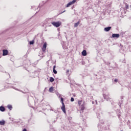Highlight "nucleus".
<instances>
[{
  "instance_id": "nucleus-1",
  "label": "nucleus",
  "mask_w": 131,
  "mask_h": 131,
  "mask_svg": "<svg viewBox=\"0 0 131 131\" xmlns=\"http://www.w3.org/2000/svg\"><path fill=\"white\" fill-rule=\"evenodd\" d=\"M62 106L61 107V110H62L63 113H66V108H65V104H64V99H63V97H61L60 98Z\"/></svg>"
},
{
  "instance_id": "nucleus-2",
  "label": "nucleus",
  "mask_w": 131,
  "mask_h": 131,
  "mask_svg": "<svg viewBox=\"0 0 131 131\" xmlns=\"http://www.w3.org/2000/svg\"><path fill=\"white\" fill-rule=\"evenodd\" d=\"M51 24H52V25H53V26H55V27H60V26H61V24H62V23L60 21H53L52 23H51Z\"/></svg>"
},
{
  "instance_id": "nucleus-3",
  "label": "nucleus",
  "mask_w": 131,
  "mask_h": 131,
  "mask_svg": "<svg viewBox=\"0 0 131 131\" xmlns=\"http://www.w3.org/2000/svg\"><path fill=\"white\" fill-rule=\"evenodd\" d=\"M3 56H7L8 54H9V51L6 49H4L3 50Z\"/></svg>"
},
{
  "instance_id": "nucleus-4",
  "label": "nucleus",
  "mask_w": 131,
  "mask_h": 131,
  "mask_svg": "<svg viewBox=\"0 0 131 131\" xmlns=\"http://www.w3.org/2000/svg\"><path fill=\"white\" fill-rule=\"evenodd\" d=\"M47 49V42L44 43L43 45V47L42 48V52H46V50Z\"/></svg>"
},
{
  "instance_id": "nucleus-5",
  "label": "nucleus",
  "mask_w": 131,
  "mask_h": 131,
  "mask_svg": "<svg viewBox=\"0 0 131 131\" xmlns=\"http://www.w3.org/2000/svg\"><path fill=\"white\" fill-rule=\"evenodd\" d=\"M120 35L119 34H113L112 37H113V38H118V37H119Z\"/></svg>"
},
{
  "instance_id": "nucleus-6",
  "label": "nucleus",
  "mask_w": 131,
  "mask_h": 131,
  "mask_svg": "<svg viewBox=\"0 0 131 131\" xmlns=\"http://www.w3.org/2000/svg\"><path fill=\"white\" fill-rule=\"evenodd\" d=\"M112 27H107L106 28H104V31H106V32H108V31H110L111 30Z\"/></svg>"
},
{
  "instance_id": "nucleus-7",
  "label": "nucleus",
  "mask_w": 131,
  "mask_h": 131,
  "mask_svg": "<svg viewBox=\"0 0 131 131\" xmlns=\"http://www.w3.org/2000/svg\"><path fill=\"white\" fill-rule=\"evenodd\" d=\"M103 96L104 99L106 100V101H109V96H108V95H106V94H103Z\"/></svg>"
},
{
  "instance_id": "nucleus-8",
  "label": "nucleus",
  "mask_w": 131,
  "mask_h": 131,
  "mask_svg": "<svg viewBox=\"0 0 131 131\" xmlns=\"http://www.w3.org/2000/svg\"><path fill=\"white\" fill-rule=\"evenodd\" d=\"M80 23V20H79V21H78L77 23L74 24V27L75 28L76 27H77V26H78V25H79V24Z\"/></svg>"
},
{
  "instance_id": "nucleus-9",
  "label": "nucleus",
  "mask_w": 131,
  "mask_h": 131,
  "mask_svg": "<svg viewBox=\"0 0 131 131\" xmlns=\"http://www.w3.org/2000/svg\"><path fill=\"white\" fill-rule=\"evenodd\" d=\"M0 111H1L2 112H5V111H6V108H5V107L1 106H0Z\"/></svg>"
},
{
  "instance_id": "nucleus-10",
  "label": "nucleus",
  "mask_w": 131,
  "mask_h": 131,
  "mask_svg": "<svg viewBox=\"0 0 131 131\" xmlns=\"http://www.w3.org/2000/svg\"><path fill=\"white\" fill-rule=\"evenodd\" d=\"M53 73L54 74H57V73H58V72L56 70V66H54L53 67Z\"/></svg>"
},
{
  "instance_id": "nucleus-11",
  "label": "nucleus",
  "mask_w": 131,
  "mask_h": 131,
  "mask_svg": "<svg viewBox=\"0 0 131 131\" xmlns=\"http://www.w3.org/2000/svg\"><path fill=\"white\" fill-rule=\"evenodd\" d=\"M5 123H6V121L5 120L0 121V125H5Z\"/></svg>"
},
{
  "instance_id": "nucleus-12",
  "label": "nucleus",
  "mask_w": 131,
  "mask_h": 131,
  "mask_svg": "<svg viewBox=\"0 0 131 131\" xmlns=\"http://www.w3.org/2000/svg\"><path fill=\"white\" fill-rule=\"evenodd\" d=\"M80 108H81V110H82V111L84 110V108H85L84 107V102H83V104L81 105Z\"/></svg>"
},
{
  "instance_id": "nucleus-13",
  "label": "nucleus",
  "mask_w": 131,
  "mask_h": 131,
  "mask_svg": "<svg viewBox=\"0 0 131 131\" xmlns=\"http://www.w3.org/2000/svg\"><path fill=\"white\" fill-rule=\"evenodd\" d=\"M82 55L83 56H86V50H83V51L82 52Z\"/></svg>"
},
{
  "instance_id": "nucleus-14",
  "label": "nucleus",
  "mask_w": 131,
  "mask_h": 131,
  "mask_svg": "<svg viewBox=\"0 0 131 131\" xmlns=\"http://www.w3.org/2000/svg\"><path fill=\"white\" fill-rule=\"evenodd\" d=\"M49 92H50V93H52V92H54V87L51 86V87L49 89Z\"/></svg>"
},
{
  "instance_id": "nucleus-15",
  "label": "nucleus",
  "mask_w": 131,
  "mask_h": 131,
  "mask_svg": "<svg viewBox=\"0 0 131 131\" xmlns=\"http://www.w3.org/2000/svg\"><path fill=\"white\" fill-rule=\"evenodd\" d=\"M7 107L8 108V109H9V110H12V109H13V106H12L11 105H8L7 106Z\"/></svg>"
},
{
  "instance_id": "nucleus-16",
  "label": "nucleus",
  "mask_w": 131,
  "mask_h": 131,
  "mask_svg": "<svg viewBox=\"0 0 131 131\" xmlns=\"http://www.w3.org/2000/svg\"><path fill=\"white\" fill-rule=\"evenodd\" d=\"M54 80H55V79H54V78L50 77V82H54Z\"/></svg>"
},
{
  "instance_id": "nucleus-17",
  "label": "nucleus",
  "mask_w": 131,
  "mask_h": 131,
  "mask_svg": "<svg viewBox=\"0 0 131 131\" xmlns=\"http://www.w3.org/2000/svg\"><path fill=\"white\" fill-rule=\"evenodd\" d=\"M76 2V0H73L72 2H70V3L71 5H74V4H75Z\"/></svg>"
},
{
  "instance_id": "nucleus-18",
  "label": "nucleus",
  "mask_w": 131,
  "mask_h": 131,
  "mask_svg": "<svg viewBox=\"0 0 131 131\" xmlns=\"http://www.w3.org/2000/svg\"><path fill=\"white\" fill-rule=\"evenodd\" d=\"M72 4L70 2H69L66 6V8H68L69 7H70V6H72Z\"/></svg>"
},
{
  "instance_id": "nucleus-19",
  "label": "nucleus",
  "mask_w": 131,
  "mask_h": 131,
  "mask_svg": "<svg viewBox=\"0 0 131 131\" xmlns=\"http://www.w3.org/2000/svg\"><path fill=\"white\" fill-rule=\"evenodd\" d=\"M29 43L30 45H33L34 43V40L30 41Z\"/></svg>"
},
{
  "instance_id": "nucleus-20",
  "label": "nucleus",
  "mask_w": 131,
  "mask_h": 131,
  "mask_svg": "<svg viewBox=\"0 0 131 131\" xmlns=\"http://www.w3.org/2000/svg\"><path fill=\"white\" fill-rule=\"evenodd\" d=\"M121 102L120 103V104H122V102H123V97H121Z\"/></svg>"
},
{
  "instance_id": "nucleus-21",
  "label": "nucleus",
  "mask_w": 131,
  "mask_h": 131,
  "mask_svg": "<svg viewBox=\"0 0 131 131\" xmlns=\"http://www.w3.org/2000/svg\"><path fill=\"white\" fill-rule=\"evenodd\" d=\"M125 9H126V10L128 9V5H127V4H125Z\"/></svg>"
},
{
  "instance_id": "nucleus-22",
  "label": "nucleus",
  "mask_w": 131,
  "mask_h": 131,
  "mask_svg": "<svg viewBox=\"0 0 131 131\" xmlns=\"http://www.w3.org/2000/svg\"><path fill=\"white\" fill-rule=\"evenodd\" d=\"M71 102H74V98L73 97L71 98Z\"/></svg>"
},
{
  "instance_id": "nucleus-23",
  "label": "nucleus",
  "mask_w": 131,
  "mask_h": 131,
  "mask_svg": "<svg viewBox=\"0 0 131 131\" xmlns=\"http://www.w3.org/2000/svg\"><path fill=\"white\" fill-rule=\"evenodd\" d=\"M118 79H115V80H114V82H118Z\"/></svg>"
},
{
  "instance_id": "nucleus-24",
  "label": "nucleus",
  "mask_w": 131,
  "mask_h": 131,
  "mask_svg": "<svg viewBox=\"0 0 131 131\" xmlns=\"http://www.w3.org/2000/svg\"><path fill=\"white\" fill-rule=\"evenodd\" d=\"M81 102H82V101H78V104L81 105Z\"/></svg>"
},
{
  "instance_id": "nucleus-25",
  "label": "nucleus",
  "mask_w": 131,
  "mask_h": 131,
  "mask_svg": "<svg viewBox=\"0 0 131 131\" xmlns=\"http://www.w3.org/2000/svg\"><path fill=\"white\" fill-rule=\"evenodd\" d=\"M23 131H27V129H26V128H24Z\"/></svg>"
},
{
  "instance_id": "nucleus-26",
  "label": "nucleus",
  "mask_w": 131,
  "mask_h": 131,
  "mask_svg": "<svg viewBox=\"0 0 131 131\" xmlns=\"http://www.w3.org/2000/svg\"><path fill=\"white\" fill-rule=\"evenodd\" d=\"M69 72V70H67L66 73H68Z\"/></svg>"
},
{
  "instance_id": "nucleus-27",
  "label": "nucleus",
  "mask_w": 131,
  "mask_h": 131,
  "mask_svg": "<svg viewBox=\"0 0 131 131\" xmlns=\"http://www.w3.org/2000/svg\"><path fill=\"white\" fill-rule=\"evenodd\" d=\"M64 12H65V10L62 12L61 13H60V14H62V13H64Z\"/></svg>"
},
{
  "instance_id": "nucleus-28",
  "label": "nucleus",
  "mask_w": 131,
  "mask_h": 131,
  "mask_svg": "<svg viewBox=\"0 0 131 131\" xmlns=\"http://www.w3.org/2000/svg\"><path fill=\"white\" fill-rule=\"evenodd\" d=\"M123 63H125V60H124V61H123Z\"/></svg>"
},
{
  "instance_id": "nucleus-29",
  "label": "nucleus",
  "mask_w": 131,
  "mask_h": 131,
  "mask_svg": "<svg viewBox=\"0 0 131 131\" xmlns=\"http://www.w3.org/2000/svg\"><path fill=\"white\" fill-rule=\"evenodd\" d=\"M73 96H74V97H75V94H74L73 95Z\"/></svg>"
},
{
  "instance_id": "nucleus-30",
  "label": "nucleus",
  "mask_w": 131,
  "mask_h": 131,
  "mask_svg": "<svg viewBox=\"0 0 131 131\" xmlns=\"http://www.w3.org/2000/svg\"><path fill=\"white\" fill-rule=\"evenodd\" d=\"M2 33H5V32H3Z\"/></svg>"
},
{
  "instance_id": "nucleus-31",
  "label": "nucleus",
  "mask_w": 131,
  "mask_h": 131,
  "mask_svg": "<svg viewBox=\"0 0 131 131\" xmlns=\"http://www.w3.org/2000/svg\"><path fill=\"white\" fill-rule=\"evenodd\" d=\"M108 64H109V65H110V62Z\"/></svg>"
}]
</instances>
